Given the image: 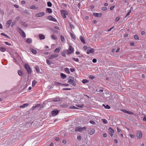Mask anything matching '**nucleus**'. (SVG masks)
<instances>
[{
  "label": "nucleus",
  "mask_w": 146,
  "mask_h": 146,
  "mask_svg": "<svg viewBox=\"0 0 146 146\" xmlns=\"http://www.w3.org/2000/svg\"><path fill=\"white\" fill-rule=\"evenodd\" d=\"M95 131V130L94 129L92 128H90L89 130V133L90 135H92L94 133Z\"/></svg>",
  "instance_id": "13"
},
{
  "label": "nucleus",
  "mask_w": 146,
  "mask_h": 146,
  "mask_svg": "<svg viewBox=\"0 0 146 146\" xmlns=\"http://www.w3.org/2000/svg\"><path fill=\"white\" fill-rule=\"evenodd\" d=\"M32 123V122H27L25 125V126L27 127H30L31 126Z\"/></svg>",
  "instance_id": "20"
},
{
  "label": "nucleus",
  "mask_w": 146,
  "mask_h": 146,
  "mask_svg": "<svg viewBox=\"0 0 146 146\" xmlns=\"http://www.w3.org/2000/svg\"><path fill=\"white\" fill-rule=\"evenodd\" d=\"M70 109H77V108L74 106H71L69 107Z\"/></svg>",
  "instance_id": "49"
},
{
  "label": "nucleus",
  "mask_w": 146,
  "mask_h": 146,
  "mask_svg": "<svg viewBox=\"0 0 146 146\" xmlns=\"http://www.w3.org/2000/svg\"><path fill=\"white\" fill-rule=\"evenodd\" d=\"M61 15L64 18L66 17V15H68V12L65 10H61Z\"/></svg>",
  "instance_id": "4"
},
{
  "label": "nucleus",
  "mask_w": 146,
  "mask_h": 146,
  "mask_svg": "<svg viewBox=\"0 0 146 146\" xmlns=\"http://www.w3.org/2000/svg\"><path fill=\"white\" fill-rule=\"evenodd\" d=\"M35 70L38 73L40 72V69L38 66H37L35 67Z\"/></svg>",
  "instance_id": "30"
},
{
  "label": "nucleus",
  "mask_w": 146,
  "mask_h": 146,
  "mask_svg": "<svg viewBox=\"0 0 146 146\" xmlns=\"http://www.w3.org/2000/svg\"><path fill=\"white\" fill-rule=\"evenodd\" d=\"M90 123L91 124H95V122L93 120H90Z\"/></svg>",
  "instance_id": "54"
},
{
  "label": "nucleus",
  "mask_w": 146,
  "mask_h": 146,
  "mask_svg": "<svg viewBox=\"0 0 146 146\" xmlns=\"http://www.w3.org/2000/svg\"><path fill=\"white\" fill-rule=\"evenodd\" d=\"M131 10H130L127 13V14L126 15V16H125V17H127L128 15H129V14L131 13Z\"/></svg>",
  "instance_id": "52"
},
{
  "label": "nucleus",
  "mask_w": 146,
  "mask_h": 146,
  "mask_svg": "<svg viewBox=\"0 0 146 146\" xmlns=\"http://www.w3.org/2000/svg\"><path fill=\"white\" fill-rule=\"evenodd\" d=\"M102 14V13H95L93 14L94 16L97 17H100L101 16Z\"/></svg>",
  "instance_id": "21"
},
{
  "label": "nucleus",
  "mask_w": 146,
  "mask_h": 146,
  "mask_svg": "<svg viewBox=\"0 0 146 146\" xmlns=\"http://www.w3.org/2000/svg\"><path fill=\"white\" fill-rule=\"evenodd\" d=\"M35 6L34 5H33L30 7V9H35Z\"/></svg>",
  "instance_id": "57"
},
{
  "label": "nucleus",
  "mask_w": 146,
  "mask_h": 146,
  "mask_svg": "<svg viewBox=\"0 0 146 146\" xmlns=\"http://www.w3.org/2000/svg\"><path fill=\"white\" fill-rule=\"evenodd\" d=\"M88 82H89L88 80H87L86 79H83L82 81V82L84 84Z\"/></svg>",
  "instance_id": "40"
},
{
  "label": "nucleus",
  "mask_w": 146,
  "mask_h": 146,
  "mask_svg": "<svg viewBox=\"0 0 146 146\" xmlns=\"http://www.w3.org/2000/svg\"><path fill=\"white\" fill-rule=\"evenodd\" d=\"M62 99L59 97H57L56 98H53L52 100L53 102H59L61 101Z\"/></svg>",
  "instance_id": "18"
},
{
  "label": "nucleus",
  "mask_w": 146,
  "mask_h": 146,
  "mask_svg": "<svg viewBox=\"0 0 146 146\" xmlns=\"http://www.w3.org/2000/svg\"><path fill=\"white\" fill-rule=\"evenodd\" d=\"M137 138L138 139H140L142 136V132L139 131H137Z\"/></svg>",
  "instance_id": "11"
},
{
  "label": "nucleus",
  "mask_w": 146,
  "mask_h": 146,
  "mask_svg": "<svg viewBox=\"0 0 146 146\" xmlns=\"http://www.w3.org/2000/svg\"><path fill=\"white\" fill-rule=\"evenodd\" d=\"M68 52L67 51V50H64L61 53V55L62 56H64L65 57H66V53L67 54Z\"/></svg>",
  "instance_id": "19"
},
{
  "label": "nucleus",
  "mask_w": 146,
  "mask_h": 146,
  "mask_svg": "<svg viewBox=\"0 0 146 146\" xmlns=\"http://www.w3.org/2000/svg\"><path fill=\"white\" fill-rule=\"evenodd\" d=\"M16 23V20H15V21L13 22L11 24V27H13L14 25Z\"/></svg>",
  "instance_id": "44"
},
{
  "label": "nucleus",
  "mask_w": 146,
  "mask_h": 146,
  "mask_svg": "<svg viewBox=\"0 0 146 146\" xmlns=\"http://www.w3.org/2000/svg\"><path fill=\"white\" fill-rule=\"evenodd\" d=\"M102 121L105 124H106L107 123V121L106 119H102Z\"/></svg>",
  "instance_id": "47"
},
{
  "label": "nucleus",
  "mask_w": 146,
  "mask_h": 146,
  "mask_svg": "<svg viewBox=\"0 0 146 146\" xmlns=\"http://www.w3.org/2000/svg\"><path fill=\"white\" fill-rule=\"evenodd\" d=\"M55 84L57 85H59L60 86H69V85L68 84H63L61 83H60L58 82H55Z\"/></svg>",
  "instance_id": "12"
},
{
  "label": "nucleus",
  "mask_w": 146,
  "mask_h": 146,
  "mask_svg": "<svg viewBox=\"0 0 146 146\" xmlns=\"http://www.w3.org/2000/svg\"><path fill=\"white\" fill-rule=\"evenodd\" d=\"M25 67L27 70L28 73L29 74H31V70L30 66L28 64H25Z\"/></svg>",
  "instance_id": "6"
},
{
  "label": "nucleus",
  "mask_w": 146,
  "mask_h": 146,
  "mask_svg": "<svg viewBox=\"0 0 146 146\" xmlns=\"http://www.w3.org/2000/svg\"><path fill=\"white\" fill-rule=\"evenodd\" d=\"M103 106H104L105 108L107 109H110V107L108 105H107L105 106L104 104L103 105Z\"/></svg>",
  "instance_id": "39"
},
{
  "label": "nucleus",
  "mask_w": 146,
  "mask_h": 146,
  "mask_svg": "<svg viewBox=\"0 0 146 146\" xmlns=\"http://www.w3.org/2000/svg\"><path fill=\"white\" fill-rule=\"evenodd\" d=\"M63 90H71L70 88H64L62 89Z\"/></svg>",
  "instance_id": "53"
},
{
  "label": "nucleus",
  "mask_w": 146,
  "mask_h": 146,
  "mask_svg": "<svg viewBox=\"0 0 146 146\" xmlns=\"http://www.w3.org/2000/svg\"><path fill=\"white\" fill-rule=\"evenodd\" d=\"M59 111L57 109H55L51 111V115L53 116H56L58 113Z\"/></svg>",
  "instance_id": "7"
},
{
  "label": "nucleus",
  "mask_w": 146,
  "mask_h": 146,
  "mask_svg": "<svg viewBox=\"0 0 146 146\" xmlns=\"http://www.w3.org/2000/svg\"><path fill=\"white\" fill-rule=\"evenodd\" d=\"M69 103H68V104L64 103L60 105V106L61 108H66L68 107V106L69 105Z\"/></svg>",
  "instance_id": "15"
},
{
  "label": "nucleus",
  "mask_w": 146,
  "mask_h": 146,
  "mask_svg": "<svg viewBox=\"0 0 146 146\" xmlns=\"http://www.w3.org/2000/svg\"><path fill=\"white\" fill-rule=\"evenodd\" d=\"M115 7V5H113V6L111 7L110 8V9L111 10H112Z\"/></svg>",
  "instance_id": "56"
},
{
  "label": "nucleus",
  "mask_w": 146,
  "mask_h": 146,
  "mask_svg": "<svg viewBox=\"0 0 146 146\" xmlns=\"http://www.w3.org/2000/svg\"><path fill=\"white\" fill-rule=\"evenodd\" d=\"M86 129L85 127H76L75 129V131L76 132H81L83 130H85Z\"/></svg>",
  "instance_id": "3"
},
{
  "label": "nucleus",
  "mask_w": 146,
  "mask_h": 146,
  "mask_svg": "<svg viewBox=\"0 0 146 146\" xmlns=\"http://www.w3.org/2000/svg\"><path fill=\"white\" fill-rule=\"evenodd\" d=\"M12 22V20L11 19L8 20L7 21L6 23V27L9 28L10 25Z\"/></svg>",
  "instance_id": "17"
},
{
  "label": "nucleus",
  "mask_w": 146,
  "mask_h": 146,
  "mask_svg": "<svg viewBox=\"0 0 146 146\" xmlns=\"http://www.w3.org/2000/svg\"><path fill=\"white\" fill-rule=\"evenodd\" d=\"M30 51L34 54H36L37 53L35 49L32 48H30Z\"/></svg>",
  "instance_id": "22"
},
{
  "label": "nucleus",
  "mask_w": 146,
  "mask_h": 146,
  "mask_svg": "<svg viewBox=\"0 0 146 146\" xmlns=\"http://www.w3.org/2000/svg\"><path fill=\"white\" fill-rule=\"evenodd\" d=\"M102 9L103 11H105L107 9V7H104L102 8Z\"/></svg>",
  "instance_id": "58"
},
{
  "label": "nucleus",
  "mask_w": 146,
  "mask_h": 146,
  "mask_svg": "<svg viewBox=\"0 0 146 146\" xmlns=\"http://www.w3.org/2000/svg\"><path fill=\"white\" fill-rule=\"evenodd\" d=\"M60 47L57 48L54 50V52L58 53L60 52Z\"/></svg>",
  "instance_id": "27"
},
{
  "label": "nucleus",
  "mask_w": 146,
  "mask_h": 146,
  "mask_svg": "<svg viewBox=\"0 0 146 146\" xmlns=\"http://www.w3.org/2000/svg\"><path fill=\"white\" fill-rule=\"evenodd\" d=\"M70 35L71 37H72L73 39L74 40L76 39V38L73 34H72V33H70Z\"/></svg>",
  "instance_id": "38"
},
{
  "label": "nucleus",
  "mask_w": 146,
  "mask_h": 146,
  "mask_svg": "<svg viewBox=\"0 0 146 146\" xmlns=\"http://www.w3.org/2000/svg\"><path fill=\"white\" fill-rule=\"evenodd\" d=\"M37 106H33L32 108L31 109L32 110H34L36 107H37Z\"/></svg>",
  "instance_id": "59"
},
{
  "label": "nucleus",
  "mask_w": 146,
  "mask_h": 146,
  "mask_svg": "<svg viewBox=\"0 0 146 146\" xmlns=\"http://www.w3.org/2000/svg\"><path fill=\"white\" fill-rule=\"evenodd\" d=\"M18 31L19 32V33L21 35V36L22 37L24 38L26 37V35L25 33V32L23 31L19 27H18L17 28Z\"/></svg>",
  "instance_id": "2"
},
{
  "label": "nucleus",
  "mask_w": 146,
  "mask_h": 146,
  "mask_svg": "<svg viewBox=\"0 0 146 146\" xmlns=\"http://www.w3.org/2000/svg\"><path fill=\"white\" fill-rule=\"evenodd\" d=\"M123 111L125 113H129V111H127L126 110H123Z\"/></svg>",
  "instance_id": "60"
},
{
  "label": "nucleus",
  "mask_w": 146,
  "mask_h": 146,
  "mask_svg": "<svg viewBox=\"0 0 146 146\" xmlns=\"http://www.w3.org/2000/svg\"><path fill=\"white\" fill-rule=\"evenodd\" d=\"M46 61L47 64L49 65H50L52 64V62L48 59L46 60Z\"/></svg>",
  "instance_id": "37"
},
{
  "label": "nucleus",
  "mask_w": 146,
  "mask_h": 146,
  "mask_svg": "<svg viewBox=\"0 0 146 146\" xmlns=\"http://www.w3.org/2000/svg\"><path fill=\"white\" fill-rule=\"evenodd\" d=\"M47 19L50 21H56V20L52 16H48L47 17Z\"/></svg>",
  "instance_id": "14"
},
{
  "label": "nucleus",
  "mask_w": 146,
  "mask_h": 146,
  "mask_svg": "<svg viewBox=\"0 0 146 146\" xmlns=\"http://www.w3.org/2000/svg\"><path fill=\"white\" fill-rule=\"evenodd\" d=\"M51 38L54 40H56L57 39V37L54 35H52L51 36Z\"/></svg>",
  "instance_id": "36"
},
{
  "label": "nucleus",
  "mask_w": 146,
  "mask_h": 146,
  "mask_svg": "<svg viewBox=\"0 0 146 146\" xmlns=\"http://www.w3.org/2000/svg\"><path fill=\"white\" fill-rule=\"evenodd\" d=\"M18 73L19 75L20 76H22L23 74V73L21 70H18Z\"/></svg>",
  "instance_id": "24"
},
{
  "label": "nucleus",
  "mask_w": 146,
  "mask_h": 146,
  "mask_svg": "<svg viewBox=\"0 0 146 146\" xmlns=\"http://www.w3.org/2000/svg\"><path fill=\"white\" fill-rule=\"evenodd\" d=\"M45 15V13L44 12L38 13L36 14L35 17H42Z\"/></svg>",
  "instance_id": "9"
},
{
  "label": "nucleus",
  "mask_w": 146,
  "mask_h": 146,
  "mask_svg": "<svg viewBox=\"0 0 146 146\" xmlns=\"http://www.w3.org/2000/svg\"><path fill=\"white\" fill-rule=\"evenodd\" d=\"M80 40L81 41V42L83 43H85V41L84 40L83 37L82 36H80Z\"/></svg>",
  "instance_id": "28"
},
{
  "label": "nucleus",
  "mask_w": 146,
  "mask_h": 146,
  "mask_svg": "<svg viewBox=\"0 0 146 146\" xmlns=\"http://www.w3.org/2000/svg\"><path fill=\"white\" fill-rule=\"evenodd\" d=\"M94 52V50L93 48H91L87 50L86 53L87 54H89L90 53H93Z\"/></svg>",
  "instance_id": "16"
},
{
  "label": "nucleus",
  "mask_w": 146,
  "mask_h": 146,
  "mask_svg": "<svg viewBox=\"0 0 146 146\" xmlns=\"http://www.w3.org/2000/svg\"><path fill=\"white\" fill-rule=\"evenodd\" d=\"M60 75L61 78L62 79H64L66 77V75L64 73H61Z\"/></svg>",
  "instance_id": "29"
},
{
  "label": "nucleus",
  "mask_w": 146,
  "mask_h": 146,
  "mask_svg": "<svg viewBox=\"0 0 146 146\" xmlns=\"http://www.w3.org/2000/svg\"><path fill=\"white\" fill-rule=\"evenodd\" d=\"M67 50L68 52H67V54H70L74 52V48L72 46L70 45L68 50Z\"/></svg>",
  "instance_id": "5"
},
{
  "label": "nucleus",
  "mask_w": 146,
  "mask_h": 146,
  "mask_svg": "<svg viewBox=\"0 0 146 146\" xmlns=\"http://www.w3.org/2000/svg\"><path fill=\"white\" fill-rule=\"evenodd\" d=\"M65 71L68 74L70 73L69 69L68 68H66L64 69Z\"/></svg>",
  "instance_id": "32"
},
{
  "label": "nucleus",
  "mask_w": 146,
  "mask_h": 146,
  "mask_svg": "<svg viewBox=\"0 0 146 146\" xmlns=\"http://www.w3.org/2000/svg\"><path fill=\"white\" fill-rule=\"evenodd\" d=\"M134 38L135 39H139V36L137 35H134Z\"/></svg>",
  "instance_id": "50"
},
{
  "label": "nucleus",
  "mask_w": 146,
  "mask_h": 146,
  "mask_svg": "<svg viewBox=\"0 0 146 146\" xmlns=\"http://www.w3.org/2000/svg\"><path fill=\"white\" fill-rule=\"evenodd\" d=\"M103 136L104 137H107V134L106 133H104L103 134Z\"/></svg>",
  "instance_id": "63"
},
{
  "label": "nucleus",
  "mask_w": 146,
  "mask_h": 146,
  "mask_svg": "<svg viewBox=\"0 0 146 146\" xmlns=\"http://www.w3.org/2000/svg\"><path fill=\"white\" fill-rule=\"evenodd\" d=\"M39 37L40 40H43L45 38V36L44 35L41 34H39Z\"/></svg>",
  "instance_id": "25"
},
{
  "label": "nucleus",
  "mask_w": 146,
  "mask_h": 146,
  "mask_svg": "<svg viewBox=\"0 0 146 146\" xmlns=\"http://www.w3.org/2000/svg\"><path fill=\"white\" fill-rule=\"evenodd\" d=\"M54 139L57 141H58L59 140V138L57 137H56Z\"/></svg>",
  "instance_id": "55"
},
{
  "label": "nucleus",
  "mask_w": 146,
  "mask_h": 146,
  "mask_svg": "<svg viewBox=\"0 0 146 146\" xmlns=\"http://www.w3.org/2000/svg\"><path fill=\"white\" fill-rule=\"evenodd\" d=\"M108 131L111 136L112 137L113 135L114 130L112 128L110 127L109 128Z\"/></svg>",
  "instance_id": "8"
},
{
  "label": "nucleus",
  "mask_w": 146,
  "mask_h": 146,
  "mask_svg": "<svg viewBox=\"0 0 146 146\" xmlns=\"http://www.w3.org/2000/svg\"><path fill=\"white\" fill-rule=\"evenodd\" d=\"M29 105V104L27 103L23 105L20 106V107L22 108H24L27 107Z\"/></svg>",
  "instance_id": "23"
},
{
  "label": "nucleus",
  "mask_w": 146,
  "mask_h": 146,
  "mask_svg": "<svg viewBox=\"0 0 146 146\" xmlns=\"http://www.w3.org/2000/svg\"><path fill=\"white\" fill-rule=\"evenodd\" d=\"M60 38L62 42H64L65 41V39L64 36L62 35H61Z\"/></svg>",
  "instance_id": "35"
},
{
  "label": "nucleus",
  "mask_w": 146,
  "mask_h": 146,
  "mask_svg": "<svg viewBox=\"0 0 146 146\" xmlns=\"http://www.w3.org/2000/svg\"><path fill=\"white\" fill-rule=\"evenodd\" d=\"M47 4L48 6L49 7H51L52 6V4L50 2H48L47 3Z\"/></svg>",
  "instance_id": "41"
},
{
  "label": "nucleus",
  "mask_w": 146,
  "mask_h": 146,
  "mask_svg": "<svg viewBox=\"0 0 146 146\" xmlns=\"http://www.w3.org/2000/svg\"><path fill=\"white\" fill-rule=\"evenodd\" d=\"M120 19V18L119 17H117L115 19V21H118Z\"/></svg>",
  "instance_id": "62"
},
{
  "label": "nucleus",
  "mask_w": 146,
  "mask_h": 146,
  "mask_svg": "<svg viewBox=\"0 0 146 146\" xmlns=\"http://www.w3.org/2000/svg\"><path fill=\"white\" fill-rule=\"evenodd\" d=\"M72 59H73V60H74L76 62H78L79 60L78 58H75V57H73L72 58Z\"/></svg>",
  "instance_id": "43"
},
{
  "label": "nucleus",
  "mask_w": 146,
  "mask_h": 146,
  "mask_svg": "<svg viewBox=\"0 0 146 146\" xmlns=\"http://www.w3.org/2000/svg\"><path fill=\"white\" fill-rule=\"evenodd\" d=\"M95 78V77L92 75H90L89 76V78L91 79H94Z\"/></svg>",
  "instance_id": "46"
},
{
  "label": "nucleus",
  "mask_w": 146,
  "mask_h": 146,
  "mask_svg": "<svg viewBox=\"0 0 146 146\" xmlns=\"http://www.w3.org/2000/svg\"><path fill=\"white\" fill-rule=\"evenodd\" d=\"M6 48L3 47H1L0 48V50L2 52H4L5 51Z\"/></svg>",
  "instance_id": "34"
},
{
  "label": "nucleus",
  "mask_w": 146,
  "mask_h": 146,
  "mask_svg": "<svg viewBox=\"0 0 146 146\" xmlns=\"http://www.w3.org/2000/svg\"><path fill=\"white\" fill-rule=\"evenodd\" d=\"M37 83V82L35 80H34L32 82V86H34Z\"/></svg>",
  "instance_id": "33"
},
{
  "label": "nucleus",
  "mask_w": 146,
  "mask_h": 146,
  "mask_svg": "<svg viewBox=\"0 0 146 146\" xmlns=\"http://www.w3.org/2000/svg\"><path fill=\"white\" fill-rule=\"evenodd\" d=\"M4 43L5 44L9 46H10L11 44V43H9L7 42H4Z\"/></svg>",
  "instance_id": "51"
},
{
  "label": "nucleus",
  "mask_w": 146,
  "mask_h": 146,
  "mask_svg": "<svg viewBox=\"0 0 146 146\" xmlns=\"http://www.w3.org/2000/svg\"><path fill=\"white\" fill-rule=\"evenodd\" d=\"M70 71L72 72H73L75 71V69L74 68H71L70 69Z\"/></svg>",
  "instance_id": "61"
},
{
  "label": "nucleus",
  "mask_w": 146,
  "mask_h": 146,
  "mask_svg": "<svg viewBox=\"0 0 146 146\" xmlns=\"http://www.w3.org/2000/svg\"><path fill=\"white\" fill-rule=\"evenodd\" d=\"M76 106L78 107L81 108H82L83 107V104H77L76 105Z\"/></svg>",
  "instance_id": "42"
},
{
  "label": "nucleus",
  "mask_w": 146,
  "mask_h": 146,
  "mask_svg": "<svg viewBox=\"0 0 146 146\" xmlns=\"http://www.w3.org/2000/svg\"><path fill=\"white\" fill-rule=\"evenodd\" d=\"M58 55L57 54H52L48 56L49 59H52L57 57Z\"/></svg>",
  "instance_id": "10"
},
{
  "label": "nucleus",
  "mask_w": 146,
  "mask_h": 146,
  "mask_svg": "<svg viewBox=\"0 0 146 146\" xmlns=\"http://www.w3.org/2000/svg\"><path fill=\"white\" fill-rule=\"evenodd\" d=\"M46 10L47 12L49 13H52V10L50 8H47Z\"/></svg>",
  "instance_id": "31"
},
{
  "label": "nucleus",
  "mask_w": 146,
  "mask_h": 146,
  "mask_svg": "<svg viewBox=\"0 0 146 146\" xmlns=\"http://www.w3.org/2000/svg\"><path fill=\"white\" fill-rule=\"evenodd\" d=\"M82 137L81 136L78 135L77 136V139L78 140H80L82 139Z\"/></svg>",
  "instance_id": "48"
},
{
  "label": "nucleus",
  "mask_w": 146,
  "mask_h": 146,
  "mask_svg": "<svg viewBox=\"0 0 146 146\" xmlns=\"http://www.w3.org/2000/svg\"><path fill=\"white\" fill-rule=\"evenodd\" d=\"M69 78L68 82L74 86H76V84L75 83L74 78L70 76L69 77Z\"/></svg>",
  "instance_id": "1"
},
{
  "label": "nucleus",
  "mask_w": 146,
  "mask_h": 146,
  "mask_svg": "<svg viewBox=\"0 0 146 146\" xmlns=\"http://www.w3.org/2000/svg\"><path fill=\"white\" fill-rule=\"evenodd\" d=\"M1 35H3L4 36H5L7 38H9V37L6 34H5L4 33H1Z\"/></svg>",
  "instance_id": "45"
},
{
  "label": "nucleus",
  "mask_w": 146,
  "mask_h": 146,
  "mask_svg": "<svg viewBox=\"0 0 146 146\" xmlns=\"http://www.w3.org/2000/svg\"><path fill=\"white\" fill-rule=\"evenodd\" d=\"M92 61L93 63H95L97 61V60L96 59L94 58L92 60Z\"/></svg>",
  "instance_id": "64"
},
{
  "label": "nucleus",
  "mask_w": 146,
  "mask_h": 146,
  "mask_svg": "<svg viewBox=\"0 0 146 146\" xmlns=\"http://www.w3.org/2000/svg\"><path fill=\"white\" fill-rule=\"evenodd\" d=\"M26 42L29 44L31 43L32 42V40L31 38H28L27 39Z\"/></svg>",
  "instance_id": "26"
}]
</instances>
